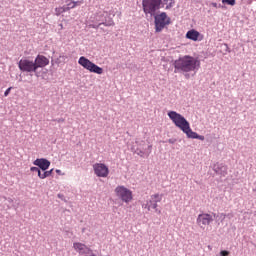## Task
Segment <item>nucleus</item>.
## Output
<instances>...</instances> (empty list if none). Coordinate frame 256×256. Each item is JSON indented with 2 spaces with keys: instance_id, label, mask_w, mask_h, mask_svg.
Segmentation results:
<instances>
[{
  "instance_id": "nucleus-2",
  "label": "nucleus",
  "mask_w": 256,
  "mask_h": 256,
  "mask_svg": "<svg viewBox=\"0 0 256 256\" xmlns=\"http://www.w3.org/2000/svg\"><path fill=\"white\" fill-rule=\"evenodd\" d=\"M174 73H197L201 69V61L190 55H185L174 61Z\"/></svg>"
},
{
  "instance_id": "nucleus-21",
  "label": "nucleus",
  "mask_w": 256,
  "mask_h": 256,
  "mask_svg": "<svg viewBox=\"0 0 256 256\" xmlns=\"http://www.w3.org/2000/svg\"><path fill=\"white\" fill-rule=\"evenodd\" d=\"M229 255H230V252L227 250L220 251V256H229Z\"/></svg>"
},
{
  "instance_id": "nucleus-28",
  "label": "nucleus",
  "mask_w": 256,
  "mask_h": 256,
  "mask_svg": "<svg viewBox=\"0 0 256 256\" xmlns=\"http://www.w3.org/2000/svg\"><path fill=\"white\" fill-rule=\"evenodd\" d=\"M185 77H186L187 79H189V74H185Z\"/></svg>"
},
{
  "instance_id": "nucleus-10",
  "label": "nucleus",
  "mask_w": 256,
  "mask_h": 256,
  "mask_svg": "<svg viewBox=\"0 0 256 256\" xmlns=\"http://www.w3.org/2000/svg\"><path fill=\"white\" fill-rule=\"evenodd\" d=\"M213 223V216L208 213L199 214L197 217V224L200 227H205L207 225H211Z\"/></svg>"
},
{
  "instance_id": "nucleus-9",
  "label": "nucleus",
  "mask_w": 256,
  "mask_h": 256,
  "mask_svg": "<svg viewBox=\"0 0 256 256\" xmlns=\"http://www.w3.org/2000/svg\"><path fill=\"white\" fill-rule=\"evenodd\" d=\"M93 170L97 177H109V167L103 163H95Z\"/></svg>"
},
{
  "instance_id": "nucleus-17",
  "label": "nucleus",
  "mask_w": 256,
  "mask_h": 256,
  "mask_svg": "<svg viewBox=\"0 0 256 256\" xmlns=\"http://www.w3.org/2000/svg\"><path fill=\"white\" fill-rule=\"evenodd\" d=\"M223 5L235 6V0H222Z\"/></svg>"
},
{
  "instance_id": "nucleus-7",
  "label": "nucleus",
  "mask_w": 256,
  "mask_h": 256,
  "mask_svg": "<svg viewBox=\"0 0 256 256\" xmlns=\"http://www.w3.org/2000/svg\"><path fill=\"white\" fill-rule=\"evenodd\" d=\"M114 192L116 197L121 199L124 203H131V201H133V192L125 186H117Z\"/></svg>"
},
{
  "instance_id": "nucleus-24",
  "label": "nucleus",
  "mask_w": 256,
  "mask_h": 256,
  "mask_svg": "<svg viewBox=\"0 0 256 256\" xmlns=\"http://www.w3.org/2000/svg\"><path fill=\"white\" fill-rule=\"evenodd\" d=\"M38 173L39 179H45V176H43V173H41V170Z\"/></svg>"
},
{
  "instance_id": "nucleus-1",
  "label": "nucleus",
  "mask_w": 256,
  "mask_h": 256,
  "mask_svg": "<svg viewBox=\"0 0 256 256\" xmlns=\"http://www.w3.org/2000/svg\"><path fill=\"white\" fill-rule=\"evenodd\" d=\"M168 117L172 120V123H174L178 129H180V131L185 133L188 139H199V141H205V136L199 135L197 132H193L191 129V124H189V121H187L183 115L175 111H169Z\"/></svg>"
},
{
  "instance_id": "nucleus-25",
  "label": "nucleus",
  "mask_w": 256,
  "mask_h": 256,
  "mask_svg": "<svg viewBox=\"0 0 256 256\" xmlns=\"http://www.w3.org/2000/svg\"><path fill=\"white\" fill-rule=\"evenodd\" d=\"M212 7H215V9H219V7H221V5H218L217 3L213 2Z\"/></svg>"
},
{
  "instance_id": "nucleus-14",
  "label": "nucleus",
  "mask_w": 256,
  "mask_h": 256,
  "mask_svg": "<svg viewBox=\"0 0 256 256\" xmlns=\"http://www.w3.org/2000/svg\"><path fill=\"white\" fill-rule=\"evenodd\" d=\"M199 37H201V33L195 29H192L186 33V39H190L191 41H201L203 37Z\"/></svg>"
},
{
  "instance_id": "nucleus-23",
  "label": "nucleus",
  "mask_w": 256,
  "mask_h": 256,
  "mask_svg": "<svg viewBox=\"0 0 256 256\" xmlns=\"http://www.w3.org/2000/svg\"><path fill=\"white\" fill-rule=\"evenodd\" d=\"M102 25H105L106 27H113V25H115V22H113V20H111L108 24L102 23Z\"/></svg>"
},
{
  "instance_id": "nucleus-29",
  "label": "nucleus",
  "mask_w": 256,
  "mask_h": 256,
  "mask_svg": "<svg viewBox=\"0 0 256 256\" xmlns=\"http://www.w3.org/2000/svg\"><path fill=\"white\" fill-rule=\"evenodd\" d=\"M60 28L63 29V24H60Z\"/></svg>"
},
{
  "instance_id": "nucleus-8",
  "label": "nucleus",
  "mask_w": 256,
  "mask_h": 256,
  "mask_svg": "<svg viewBox=\"0 0 256 256\" xmlns=\"http://www.w3.org/2000/svg\"><path fill=\"white\" fill-rule=\"evenodd\" d=\"M18 67L20 71H23L24 73H35L37 71L35 62L29 59H21L18 63Z\"/></svg>"
},
{
  "instance_id": "nucleus-6",
  "label": "nucleus",
  "mask_w": 256,
  "mask_h": 256,
  "mask_svg": "<svg viewBox=\"0 0 256 256\" xmlns=\"http://www.w3.org/2000/svg\"><path fill=\"white\" fill-rule=\"evenodd\" d=\"M163 201V195L156 193L150 196V199L146 201V203L142 204L143 209H147V211H151L155 209V211L160 215L161 210L157 209V203H161Z\"/></svg>"
},
{
  "instance_id": "nucleus-15",
  "label": "nucleus",
  "mask_w": 256,
  "mask_h": 256,
  "mask_svg": "<svg viewBox=\"0 0 256 256\" xmlns=\"http://www.w3.org/2000/svg\"><path fill=\"white\" fill-rule=\"evenodd\" d=\"M66 11H67V8H65V6L57 7L55 8V15L59 17V15L66 13Z\"/></svg>"
},
{
  "instance_id": "nucleus-12",
  "label": "nucleus",
  "mask_w": 256,
  "mask_h": 256,
  "mask_svg": "<svg viewBox=\"0 0 256 256\" xmlns=\"http://www.w3.org/2000/svg\"><path fill=\"white\" fill-rule=\"evenodd\" d=\"M33 165H36L42 171H47L51 167V162L45 158H38L33 162Z\"/></svg>"
},
{
  "instance_id": "nucleus-19",
  "label": "nucleus",
  "mask_w": 256,
  "mask_h": 256,
  "mask_svg": "<svg viewBox=\"0 0 256 256\" xmlns=\"http://www.w3.org/2000/svg\"><path fill=\"white\" fill-rule=\"evenodd\" d=\"M84 3H85V0H78V1L74 0V8L79 7L80 5H83Z\"/></svg>"
},
{
  "instance_id": "nucleus-22",
  "label": "nucleus",
  "mask_w": 256,
  "mask_h": 256,
  "mask_svg": "<svg viewBox=\"0 0 256 256\" xmlns=\"http://www.w3.org/2000/svg\"><path fill=\"white\" fill-rule=\"evenodd\" d=\"M13 89V87H9L5 92H4V97H8L9 94L11 93V90Z\"/></svg>"
},
{
  "instance_id": "nucleus-13",
  "label": "nucleus",
  "mask_w": 256,
  "mask_h": 256,
  "mask_svg": "<svg viewBox=\"0 0 256 256\" xmlns=\"http://www.w3.org/2000/svg\"><path fill=\"white\" fill-rule=\"evenodd\" d=\"M34 65H35L36 71H37L39 68L47 67V65H49V60L47 57H45L43 55H38L35 58Z\"/></svg>"
},
{
  "instance_id": "nucleus-20",
  "label": "nucleus",
  "mask_w": 256,
  "mask_h": 256,
  "mask_svg": "<svg viewBox=\"0 0 256 256\" xmlns=\"http://www.w3.org/2000/svg\"><path fill=\"white\" fill-rule=\"evenodd\" d=\"M30 171H32L33 173H39L41 171V169H39L38 167L33 166V167L30 168Z\"/></svg>"
},
{
  "instance_id": "nucleus-3",
  "label": "nucleus",
  "mask_w": 256,
  "mask_h": 256,
  "mask_svg": "<svg viewBox=\"0 0 256 256\" xmlns=\"http://www.w3.org/2000/svg\"><path fill=\"white\" fill-rule=\"evenodd\" d=\"M166 5L165 9H173L175 7V0H142V7L145 15H155L161 5Z\"/></svg>"
},
{
  "instance_id": "nucleus-18",
  "label": "nucleus",
  "mask_w": 256,
  "mask_h": 256,
  "mask_svg": "<svg viewBox=\"0 0 256 256\" xmlns=\"http://www.w3.org/2000/svg\"><path fill=\"white\" fill-rule=\"evenodd\" d=\"M51 175H53V169H51L49 171L44 170L42 177H44V179H47V177H51Z\"/></svg>"
},
{
  "instance_id": "nucleus-4",
  "label": "nucleus",
  "mask_w": 256,
  "mask_h": 256,
  "mask_svg": "<svg viewBox=\"0 0 256 256\" xmlns=\"http://www.w3.org/2000/svg\"><path fill=\"white\" fill-rule=\"evenodd\" d=\"M78 63L81 65V67H83V69H86V71H89L90 73H96V75H103V68L99 67L97 64L93 63L85 56L80 57Z\"/></svg>"
},
{
  "instance_id": "nucleus-11",
  "label": "nucleus",
  "mask_w": 256,
  "mask_h": 256,
  "mask_svg": "<svg viewBox=\"0 0 256 256\" xmlns=\"http://www.w3.org/2000/svg\"><path fill=\"white\" fill-rule=\"evenodd\" d=\"M73 249L79 253V255H87L89 253H93L91 248L87 247V245L81 243V242H74L73 243Z\"/></svg>"
},
{
  "instance_id": "nucleus-16",
  "label": "nucleus",
  "mask_w": 256,
  "mask_h": 256,
  "mask_svg": "<svg viewBox=\"0 0 256 256\" xmlns=\"http://www.w3.org/2000/svg\"><path fill=\"white\" fill-rule=\"evenodd\" d=\"M66 3V11H70V9H75L74 0H67Z\"/></svg>"
},
{
  "instance_id": "nucleus-5",
  "label": "nucleus",
  "mask_w": 256,
  "mask_h": 256,
  "mask_svg": "<svg viewBox=\"0 0 256 256\" xmlns=\"http://www.w3.org/2000/svg\"><path fill=\"white\" fill-rule=\"evenodd\" d=\"M154 23L156 33H161L167 25H171V18L167 16L166 12H162L154 17Z\"/></svg>"
},
{
  "instance_id": "nucleus-26",
  "label": "nucleus",
  "mask_w": 256,
  "mask_h": 256,
  "mask_svg": "<svg viewBox=\"0 0 256 256\" xmlns=\"http://www.w3.org/2000/svg\"><path fill=\"white\" fill-rule=\"evenodd\" d=\"M101 23H99L98 25H90V27H92V29H99Z\"/></svg>"
},
{
  "instance_id": "nucleus-27",
  "label": "nucleus",
  "mask_w": 256,
  "mask_h": 256,
  "mask_svg": "<svg viewBox=\"0 0 256 256\" xmlns=\"http://www.w3.org/2000/svg\"><path fill=\"white\" fill-rule=\"evenodd\" d=\"M57 175H65V173H62L60 169L56 170Z\"/></svg>"
}]
</instances>
